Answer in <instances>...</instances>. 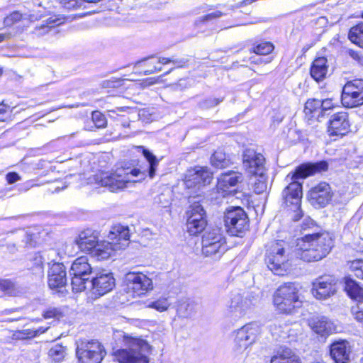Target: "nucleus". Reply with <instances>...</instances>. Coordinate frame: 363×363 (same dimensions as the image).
<instances>
[{
  "label": "nucleus",
  "mask_w": 363,
  "mask_h": 363,
  "mask_svg": "<svg viewBox=\"0 0 363 363\" xmlns=\"http://www.w3.org/2000/svg\"><path fill=\"white\" fill-rule=\"evenodd\" d=\"M311 327L315 333L321 335L333 333L335 330L333 323L326 317H321L314 320Z\"/></svg>",
  "instance_id": "c756f323"
},
{
  "label": "nucleus",
  "mask_w": 363,
  "mask_h": 363,
  "mask_svg": "<svg viewBox=\"0 0 363 363\" xmlns=\"http://www.w3.org/2000/svg\"><path fill=\"white\" fill-rule=\"evenodd\" d=\"M26 292L21 285L8 279H0V297L4 296H18Z\"/></svg>",
  "instance_id": "bb28decb"
},
{
  "label": "nucleus",
  "mask_w": 363,
  "mask_h": 363,
  "mask_svg": "<svg viewBox=\"0 0 363 363\" xmlns=\"http://www.w3.org/2000/svg\"><path fill=\"white\" fill-rule=\"evenodd\" d=\"M171 62H172L177 67H182L186 63V60H185L184 59H172Z\"/></svg>",
  "instance_id": "bf43d9fd"
},
{
  "label": "nucleus",
  "mask_w": 363,
  "mask_h": 363,
  "mask_svg": "<svg viewBox=\"0 0 363 363\" xmlns=\"http://www.w3.org/2000/svg\"><path fill=\"white\" fill-rule=\"evenodd\" d=\"M91 119L95 126L98 128H102L106 125V119L100 111H93Z\"/></svg>",
  "instance_id": "a19ab883"
},
{
  "label": "nucleus",
  "mask_w": 363,
  "mask_h": 363,
  "mask_svg": "<svg viewBox=\"0 0 363 363\" xmlns=\"http://www.w3.org/2000/svg\"><path fill=\"white\" fill-rule=\"evenodd\" d=\"M327 169L328 163L325 161L313 164H303L286 177L285 180L289 184L282 191L283 204L289 216L294 221H297L303 216V211L301 208L302 185L298 180L299 179H304L317 172L325 171Z\"/></svg>",
  "instance_id": "f03ea898"
},
{
  "label": "nucleus",
  "mask_w": 363,
  "mask_h": 363,
  "mask_svg": "<svg viewBox=\"0 0 363 363\" xmlns=\"http://www.w3.org/2000/svg\"><path fill=\"white\" fill-rule=\"evenodd\" d=\"M298 289L292 283L281 285L274 293L273 303L280 313H291L299 304Z\"/></svg>",
  "instance_id": "0eeeda50"
},
{
  "label": "nucleus",
  "mask_w": 363,
  "mask_h": 363,
  "mask_svg": "<svg viewBox=\"0 0 363 363\" xmlns=\"http://www.w3.org/2000/svg\"><path fill=\"white\" fill-rule=\"evenodd\" d=\"M48 355L53 361L61 362L66 356V349L61 345H55L50 349Z\"/></svg>",
  "instance_id": "e433bc0d"
},
{
  "label": "nucleus",
  "mask_w": 363,
  "mask_h": 363,
  "mask_svg": "<svg viewBox=\"0 0 363 363\" xmlns=\"http://www.w3.org/2000/svg\"><path fill=\"white\" fill-rule=\"evenodd\" d=\"M347 269L358 279L363 280V259L349 260L346 263Z\"/></svg>",
  "instance_id": "c9c22d12"
},
{
  "label": "nucleus",
  "mask_w": 363,
  "mask_h": 363,
  "mask_svg": "<svg viewBox=\"0 0 363 363\" xmlns=\"http://www.w3.org/2000/svg\"><path fill=\"white\" fill-rule=\"evenodd\" d=\"M341 102L346 108H355L363 105V79L348 81L342 87Z\"/></svg>",
  "instance_id": "4468645a"
},
{
  "label": "nucleus",
  "mask_w": 363,
  "mask_h": 363,
  "mask_svg": "<svg viewBox=\"0 0 363 363\" xmlns=\"http://www.w3.org/2000/svg\"><path fill=\"white\" fill-rule=\"evenodd\" d=\"M274 50V45L269 42H262L252 48L253 52L259 55H267Z\"/></svg>",
  "instance_id": "ea45409f"
},
{
  "label": "nucleus",
  "mask_w": 363,
  "mask_h": 363,
  "mask_svg": "<svg viewBox=\"0 0 363 363\" xmlns=\"http://www.w3.org/2000/svg\"><path fill=\"white\" fill-rule=\"evenodd\" d=\"M348 38L352 43L363 48V23H360L350 29Z\"/></svg>",
  "instance_id": "f704fd0d"
},
{
  "label": "nucleus",
  "mask_w": 363,
  "mask_h": 363,
  "mask_svg": "<svg viewBox=\"0 0 363 363\" xmlns=\"http://www.w3.org/2000/svg\"><path fill=\"white\" fill-rule=\"evenodd\" d=\"M157 63L156 59L151 58L150 60H145V65L152 67L151 68L147 69L145 71V73L146 74H152L156 71H161L162 67H157L155 65V64Z\"/></svg>",
  "instance_id": "5fc2aeb1"
},
{
  "label": "nucleus",
  "mask_w": 363,
  "mask_h": 363,
  "mask_svg": "<svg viewBox=\"0 0 363 363\" xmlns=\"http://www.w3.org/2000/svg\"><path fill=\"white\" fill-rule=\"evenodd\" d=\"M125 107H118V108H116V109H113V110H109L108 111V115L111 117H114V114H116V115L119 116L121 112L125 111Z\"/></svg>",
  "instance_id": "13d9d810"
},
{
  "label": "nucleus",
  "mask_w": 363,
  "mask_h": 363,
  "mask_svg": "<svg viewBox=\"0 0 363 363\" xmlns=\"http://www.w3.org/2000/svg\"><path fill=\"white\" fill-rule=\"evenodd\" d=\"M257 298L249 294H233L228 305L226 315L237 320L247 315L255 305Z\"/></svg>",
  "instance_id": "9b49d317"
},
{
  "label": "nucleus",
  "mask_w": 363,
  "mask_h": 363,
  "mask_svg": "<svg viewBox=\"0 0 363 363\" xmlns=\"http://www.w3.org/2000/svg\"><path fill=\"white\" fill-rule=\"evenodd\" d=\"M243 167L250 175H262L267 172L265 158L253 149H246L242 155Z\"/></svg>",
  "instance_id": "a211bd4d"
},
{
  "label": "nucleus",
  "mask_w": 363,
  "mask_h": 363,
  "mask_svg": "<svg viewBox=\"0 0 363 363\" xmlns=\"http://www.w3.org/2000/svg\"><path fill=\"white\" fill-rule=\"evenodd\" d=\"M11 117L10 107L4 104H0V121H6Z\"/></svg>",
  "instance_id": "49530a36"
},
{
  "label": "nucleus",
  "mask_w": 363,
  "mask_h": 363,
  "mask_svg": "<svg viewBox=\"0 0 363 363\" xmlns=\"http://www.w3.org/2000/svg\"><path fill=\"white\" fill-rule=\"evenodd\" d=\"M304 113L309 118L319 120L320 117H323L320 100L315 99H308L305 104Z\"/></svg>",
  "instance_id": "7c9ffc66"
},
{
  "label": "nucleus",
  "mask_w": 363,
  "mask_h": 363,
  "mask_svg": "<svg viewBox=\"0 0 363 363\" xmlns=\"http://www.w3.org/2000/svg\"><path fill=\"white\" fill-rule=\"evenodd\" d=\"M336 292V279L330 275L316 279L313 283L312 293L317 299H326Z\"/></svg>",
  "instance_id": "6ab92c4d"
},
{
  "label": "nucleus",
  "mask_w": 363,
  "mask_h": 363,
  "mask_svg": "<svg viewBox=\"0 0 363 363\" xmlns=\"http://www.w3.org/2000/svg\"><path fill=\"white\" fill-rule=\"evenodd\" d=\"M256 180L254 182V191L257 194L263 193L267 187V176L266 172L262 175H254Z\"/></svg>",
  "instance_id": "4c0bfd02"
},
{
  "label": "nucleus",
  "mask_w": 363,
  "mask_h": 363,
  "mask_svg": "<svg viewBox=\"0 0 363 363\" xmlns=\"http://www.w3.org/2000/svg\"><path fill=\"white\" fill-rule=\"evenodd\" d=\"M350 129L348 116L345 112H338L333 114L329 121L328 128L330 136L345 135Z\"/></svg>",
  "instance_id": "5701e85b"
},
{
  "label": "nucleus",
  "mask_w": 363,
  "mask_h": 363,
  "mask_svg": "<svg viewBox=\"0 0 363 363\" xmlns=\"http://www.w3.org/2000/svg\"><path fill=\"white\" fill-rule=\"evenodd\" d=\"M265 257L267 267L278 276H284L290 271L291 261L296 257L294 249L283 240L272 242L268 246Z\"/></svg>",
  "instance_id": "39448f33"
},
{
  "label": "nucleus",
  "mask_w": 363,
  "mask_h": 363,
  "mask_svg": "<svg viewBox=\"0 0 363 363\" xmlns=\"http://www.w3.org/2000/svg\"><path fill=\"white\" fill-rule=\"evenodd\" d=\"M221 101H223V99L208 98L200 102V105L203 108H210L219 104Z\"/></svg>",
  "instance_id": "09e8293b"
},
{
  "label": "nucleus",
  "mask_w": 363,
  "mask_h": 363,
  "mask_svg": "<svg viewBox=\"0 0 363 363\" xmlns=\"http://www.w3.org/2000/svg\"><path fill=\"white\" fill-rule=\"evenodd\" d=\"M76 354L79 363H101L106 352L98 340H84L77 343Z\"/></svg>",
  "instance_id": "1a4fd4ad"
},
{
  "label": "nucleus",
  "mask_w": 363,
  "mask_h": 363,
  "mask_svg": "<svg viewBox=\"0 0 363 363\" xmlns=\"http://www.w3.org/2000/svg\"><path fill=\"white\" fill-rule=\"evenodd\" d=\"M187 231L191 235H196L202 232L206 226L205 211L199 202L191 204L186 211Z\"/></svg>",
  "instance_id": "dca6fc26"
},
{
  "label": "nucleus",
  "mask_w": 363,
  "mask_h": 363,
  "mask_svg": "<svg viewBox=\"0 0 363 363\" xmlns=\"http://www.w3.org/2000/svg\"><path fill=\"white\" fill-rule=\"evenodd\" d=\"M226 250L225 239L220 228L207 230L202 237V253L220 258Z\"/></svg>",
  "instance_id": "f8f14e48"
},
{
  "label": "nucleus",
  "mask_w": 363,
  "mask_h": 363,
  "mask_svg": "<svg viewBox=\"0 0 363 363\" xmlns=\"http://www.w3.org/2000/svg\"><path fill=\"white\" fill-rule=\"evenodd\" d=\"M321 109H323V116L326 114V112L334 108L335 104L331 99H326L320 100Z\"/></svg>",
  "instance_id": "864d4df0"
},
{
  "label": "nucleus",
  "mask_w": 363,
  "mask_h": 363,
  "mask_svg": "<svg viewBox=\"0 0 363 363\" xmlns=\"http://www.w3.org/2000/svg\"><path fill=\"white\" fill-rule=\"evenodd\" d=\"M330 355L335 363H349L351 349L345 340L333 343L330 347Z\"/></svg>",
  "instance_id": "a878e982"
},
{
  "label": "nucleus",
  "mask_w": 363,
  "mask_h": 363,
  "mask_svg": "<svg viewBox=\"0 0 363 363\" xmlns=\"http://www.w3.org/2000/svg\"><path fill=\"white\" fill-rule=\"evenodd\" d=\"M211 162L213 166L217 168H225L228 167L230 164V160L221 149H218L212 155L211 157Z\"/></svg>",
  "instance_id": "473e14b6"
},
{
  "label": "nucleus",
  "mask_w": 363,
  "mask_h": 363,
  "mask_svg": "<svg viewBox=\"0 0 363 363\" xmlns=\"http://www.w3.org/2000/svg\"><path fill=\"white\" fill-rule=\"evenodd\" d=\"M315 225L314 221L310 217H305L302 223V228L303 230L311 228Z\"/></svg>",
  "instance_id": "4d7b16f0"
},
{
  "label": "nucleus",
  "mask_w": 363,
  "mask_h": 363,
  "mask_svg": "<svg viewBox=\"0 0 363 363\" xmlns=\"http://www.w3.org/2000/svg\"><path fill=\"white\" fill-rule=\"evenodd\" d=\"M170 303L165 297H161L156 301H151L147 304V307L154 308L160 312L165 311L169 307Z\"/></svg>",
  "instance_id": "58836bf2"
},
{
  "label": "nucleus",
  "mask_w": 363,
  "mask_h": 363,
  "mask_svg": "<svg viewBox=\"0 0 363 363\" xmlns=\"http://www.w3.org/2000/svg\"><path fill=\"white\" fill-rule=\"evenodd\" d=\"M43 317L45 319L49 318H57L59 319L62 317V313L60 311L56 308H50L43 313Z\"/></svg>",
  "instance_id": "8fccbe9b"
},
{
  "label": "nucleus",
  "mask_w": 363,
  "mask_h": 363,
  "mask_svg": "<svg viewBox=\"0 0 363 363\" xmlns=\"http://www.w3.org/2000/svg\"><path fill=\"white\" fill-rule=\"evenodd\" d=\"M243 179L242 174L238 172L228 171L223 173L218 179L217 189L223 196L235 192L233 189Z\"/></svg>",
  "instance_id": "412c9836"
},
{
  "label": "nucleus",
  "mask_w": 363,
  "mask_h": 363,
  "mask_svg": "<svg viewBox=\"0 0 363 363\" xmlns=\"http://www.w3.org/2000/svg\"><path fill=\"white\" fill-rule=\"evenodd\" d=\"M53 28L54 26L51 25L50 23H48L47 25L43 24L39 26H36V28H35V33L37 35H43L52 31Z\"/></svg>",
  "instance_id": "3c124183"
},
{
  "label": "nucleus",
  "mask_w": 363,
  "mask_h": 363,
  "mask_svg": "<svg viewBox=\"0 0 363 363\" xmlns=\"http://www.w3.org/2000/svg\"><path fill=\"white\" fill-rule=\"evenodd\" d=\"M48 286L50 289H57L65 286L67 283L66 270L64 264L55 262L48 272Z\"/></svg>",
  "instance_id": "b1692460"
},
{
  "label": "nucleus",
  "mask_w": 363,
  "mask_h": 363,
  "mask_svg": "<svg viewBox=\"0 0 363 363\" xmlns=\"http://www.w3.org/2000/svg\"><path fill=\"white\" fill-rule=\"evenodd\" d=\"M331 197L330 186L325 182L320 183L311 189L308 194V198L311 203L318 208L325 206L330 201Z\"/></svg>",
  "instance_id": "4be33fe9"
},
{
  "label": "nucleus",
  "mask_w": 363,
  "mask_h": 363,
  "mask_svg": "<svg viewBox=\"0 0 363 363\" xmlns=\"http://www.w3.org/2000/svg\"><path fill=\"white\" fill-rule=\"evenodd\" d=\"M108 238L110 241H99L91 252V256L97 260H104L111 257L116 252L124 250L129 245V229L121 225L114 226L110 231Z\"/></svg>",
  "instance_id": "423d86ee"
},
{
  "label": "nucleus",
  "mask_w": 363,
  "mask_h": 363,
  "mask_svg": "<svg viewBox=\"0 0 363 363\" xmlns=\"http://www.w3.org/2000/svg\"><path fill=\"white\" fill-rule=\"evenodd\" d=\"M64 188H65V187H63V186L60 187V186H57V187L55 188V191H59V190L63 189Z\"/></svg>",
  "instance_id": "338daca9"
},
{
  "label": "nucleus",
  "mask_w": 363,
  "mask_h": 363,
  "mask_svg": "<svg viewBox=\"0 0 363 363\" xmlns=\"http://www.w3.org/2000/svg\"><path fill=\"white\" fill-rule=\"evenodd\" d=\"M30 261L31 262V268L35 267L40 269H42L43 263L46 262V259L45 256L43 255V254L40 252H37L32 256Z\"/></svg>",
  "instance_id": "c03bdc74"
},
{
  "label": "nucleus",
  "mask_w": 363,
  "mask_h": 363,
  "mask_svg": "<svg viewBox=\"0 0 363 363\" xmlns=\"http://www.w3.org/2000/svg\"><path fill=\"white\" fill-rule=\"evenodd\" d=\"M101 0H82V6H80V8L83 6L84 1L90 2V3H96V2H99ZM77 9H79V7H78Z\"/></svg>",
  "instance_id": "0e129e2a"
},
{
  "label": "nucleus",
  "mask_w": 363,
  "mask_h": 363,
  "mask_svg": "<svg viewBox=\"0 0 363 363\" xmlns=\"http://www.w3.org/2000/svg\"><path fill=\"white\" fill-rule=\"evenodd\" d=\"M12 312V310H6L5 313L6 314H10Z\"/></svg>",
  "instance_id": "774afa93"
},
{
  "label": "nucleus",
  "mask_w": 363,
  "mask_h": 363,
  "mask_svg": "<svg viewBox=\"0 0 363 363\" xmlns=\"http://www.w3.org/2000/svg\"><path fill=\"white\" fill-rule=\"evenodd\" d=\"M351 313L353 318L358 322H363V301L356 303L351 308Z\"/></svg>",
  "instance_id": "79ce46f5"
},
{
  "label": "nucleus",
  "mask_w": 363,
  "mask_h": 363,
  "mask_svg": "<svg viewBox=\"0 0 363 363\" xmlns=\"http://www.w3.org/2000/svg\"><path fill=\"white\" fill-rule=\"evenodd\" d=\"M260 333L259 325L256 322L245 324L232 333L233 338V352L235 354H241L252 345Z\"/></svg>",
  "instance_id": "6e6552de"
},
{
  "label": "nucleus",
  "mask_w": 363,
  "mask_h": 363,
  "mask_svg": "<svg viewBox=\"0 0 363 363\" xmlns=\"http://www.w3.org/2000/svg\"><path fill=\"white\" fill-rule=\"evenodd\" d=\"M22 18V15L18 11H14L10 15L7 16L4 19V24L6 27L12 26L16 23L20 21Z\"/></svg>",
  "instance_id": "37998d69"
},
{
  "label": "nucleus",
  "mask_w": 363,
  "mask_h": 363,
  "mask_svg": "<svg viewBox=\"0 0 363 363\" xmlns=\"http://www.w3.org/2000/svg\"><path fill=\"white\" fill-rule=\"evenodd\" d=\"M157 63H160L162 65H166L172 62V59L167 57H159L156 59Z\"/></svg>",
  "instance_id": "680f3d73"
},
{
  "label": "nucleus",
  "mask_w": 363,
  "mask_h": 363,
  "mask_svg": "<svg viewBox=\"0 0 363 363\" xmlns=\"http://www.w3.org/2000/svg\"><path fill=\"white\" fill-rule=\"evenodd\" d=\"M222 16V13L219 11H213L211 13H208L206 16L200 17L197 21L196 23H205L210 21H212L213 19L218 18Z\"/></svg>",
  "instance_id": "603ef678"
},
{
  "label": "nucleus",
  "mask_w": 363,
  "mask_h": 363,
  "mask_svg": "<svg viewBox=\"0 0 363 363\" xmlns=\"http://www.w3.org/2000/svg\"><path fill=\"white\" fill-rule=\"evenodd\" d=\"M91 272L92 268L88 262L86 257L82 256L74 261L70 268L71 284L73 291L82 292L86 289Z\"/></svg>",
  "instance_id": "9d476101"
},
{
  "label": "nucleus",
  "mask_w": 363,
  "mask_h": 363,
  "mask_svg": "<svg viewBox=\"0 0 363 363\" xmlns=\"http://www.w3.org/2000/svg\"><path fill=\"white\" fill-rule=\"evenodd\" d=\"M48 328L43 329V328H39L36 330L34 329H23L20 330H16L13 334V340H23L29 338H32L36 337L39 334L44 333Z\"/></svg>",
  "instance_id": "72a5a7b5"
},
{
  "label": "nucleus",
  "mask_w": 363,
  "mask_h": 363,
  "mask_svg": "<svg viewBox=\"0 0 363 363\" xmlns=\"http://www.w3.org/2000/svg\"><path fill=\"white\" fill-rule=\"evenodd\" d=\"M224 222L227 231L233 236H239V234L247 230L249 226L247 216L240 207L232 206L227 208Z\"/></svg>",
  "instance_id": "ddd939ff"
},
{
  "label": "nucleus",
  "mask_w": 363,
  "mask_h": 363,
  "mask_svg": "<svg viewBox=\"0 0 363 363\" xmlns=\"http://www.w3.org/2000/svg\"><path fill=\"white\" fill-rule=\"evenodd\" d=\"M43 255L45 256V257L46 259V262H48V263H50L51 262H53L54 263L57 262V256H59L60 258L62 257V256L60 255V253L59 252H57V250H55V249H50L47 251H45L43 253Z\"/></svg>",
  "instance_id": "a18cd8bd"
},
{
  "label": "nucleus",
  "mask_w": 363,
  "mask_h": 363,
  "mask_svg": "<svg viewBox=\"0 0 363 363\" xmlns=\"http://www.w3.org/2000/svg\"><path fill=\"white\" fill-rule=\"evenodd\" d=\"M118 341H121L125 348L113 352L114 358L120 363H149L147 354L151 346L143 339L132 337L123 331H116L114 334Z\"/></svg>",
  "instance_id": "20e7f679"
},
{
  "label": "nucleus",
  "mask_w": 363,
  "mask_h": 363,
  "mask_svg": "<svg viewBox=\"0 0 363 363\" xmlns=\"http://www.w3.org/2000/svg\"><path fill=\"white\" fill-rule=\"evenodd\" d=\"M6 181L11 184L21 179L20 176L16 172H9L6 176Z\"/></svg>",
  "instance_id": "6e6d98bb"
},
{
  "label": "nucleus",
  "mask_w": 363,
  "mask_h": 363,
  "mask_svg": "<svg viewBox=\"0 0 363 363\" xmlns=\"http://www.w3.org/2000/svg\"><path fill=\"white\" fill-rule=\"evenodd\" d=\"M93 294L101 296L111 291L115 286V279L111 273L100 272L89 283Z\"/></svg>",
  "instance_id": "aec40b11"
},
{
  "label": "nucleus",
  "mask_w": 363,
  "mask_h": 363,
  "mask_svg": "<svg viewBox=\"0 0 363 363\" xmlns=\"http://www.w3.org/2000/svg\"><path fill=\"white\" fill-rule=\"evenodd\" d=\"M60 2L63 7L68 10L77 9L82 4V0H60Z\"/></svg>",
  "instance_id": "de8ad7c7"
},
{
  "label": "nucleus",
  "mask_w": 363,
  "mask_h": 363,
  "mask_svg": "<svg viewBox=\"0 0 363 363\" xmlns=\"http://www.w3.org/2000/svg\"><path fill=\"white\" fill-rule=\"evenodd\" d=\"M332 240L328 234H307L297 239L294 256L305 262H315L324 258L330 251Z\"/></svg>",
  "instance_id": "7ed1b4c3"
},
{
  "label": "nucleus",
  "mask_w": 363,
  "mask_h": 363,
  "mask_svg": "<svg viewBox=\"0 0 363 363\" xmlns=\"http://www.w3.org/2000/svg\"><path fill=\"white\" fill-rule=\"evenodd\" d=\"M155 83H156V79L155 78H149L142 83V86L143 87H147V86H150Z\"/></svg>",
  "instance_id": "052dcab7"
},
{
  "label": "nucleus",
  "mask_w": 363,
  "mask_h": 363,
  "mask_svg": "<svg viewBox=\"0 0 363 363\" xmlns=\"http://www.w3.org/2000/svg\"><path fill=\"white\" fill-rule=\"evenodd\" d=\"M143 155L148 162V169L141 170L130 167H121L110 172H101L96 175V183L115 192L128 188L133 183L140 182L147 175L152 179L159 164V160L148 150L143 148Z\"/></svg>",
  "instance_id": "f257e3e1"
},
{
  "label": "nucleus",
  "mask_w": 363,
  "mask_h": 363,
  "mask_svg": "<svg viewBox=\"0 0 363 363\" xmlns=\"http://www.w3.org/2000/svg\"><path fill=\"white\" fill-rule=\"evenodd\" d=\"M328 72L327 59L324 57L316 58L311 67V75L317 82L323 80Z\"/></svg>",
  "instance_id": "c85d7f7f"
},
{
  "label": "nucleus",
  "mask_w": 363,
  "mask_h": 363,
  "mask_svg": "<svg viewBox=\"0 0 363 363\" xmlns=\"http://www.w3.org/2000/svg\"><path fill=\"white\" fill-rule=\"evenodd\" d=\"M11 37V33H0V43Z\"/></svg>",
  "instance_id": "e2e57ef3"
},
{
  "label": "nucleus",
  "mask_w": 363,
  "mask_h": 363,
  "mask_svg": "<svg viewBox=\"0 0 363 363\" xmlns=\"http://www.w3.org/2000/svg\"><path fill=\"white\" fill-rule=\"evenodd\" d=\"M345 291L350 297L357 301V303L363 302V288L352 279H349L345 283Z\"/></svg>",
  "instance_id": "2f4dec72"
},
{
  "label": "nucleus",
  "mask_w": 363,
  "mask_h": 363,
  "mask_svg": "<svg viewBox=\"0 0 363 363\" xmlns=\"http://www.w3.org/2000/svg\"><path fill=\"white\" fill-rule=\"evenodd\" d=\"M213 179V173L205 167H195L186 171L184 184L188 189H200L209 184Z\"/></svg>",
  "instance_id": "f3484780"
},
{
  "label": "nucleus",
  "mask_w": 363,
  "mask_h": 363,
  "mask_svg": "<svg viewBox=\"0 0 363 363\" xmlns=\"http://www.w3.org/2000/svg\"><path fill=\"white\" fill-rule=\"evenodd\" d=\"M99 242L97 233L91 229L81 232L76 240L81 251L90 255Z\"/></svg>",
  "instance_id": "393cba45"
},
{
  "label": "nucleus",
  "mask_w": 363,
  "mask_h": 363,
  "mask_svg": "<svg viewBox=\"0 0 363 363\" xmlns=\"http://www.w3.org/2000/svg\"><path fill=\"white\" fill-rule=\"evenodd\" d=\"M350 55L353 58H356L358 56L357 53H356L354 51H352V50L350 51Z\"/></svg>",
  "instance_id": "69168bd1"
},
{
  "label": "nucleus",
  "mask_w": 363,
  "mask_h": 363,
  "mask_svg": "<svg viewBox=\"0 0 363 363\" xmlns=\"http://www.w3.org/2000/svg\"><path fill=\"white\" fill-rule=\"evenodd\" d=\"M125 290L133 296H140L152 289V279L140 272H128L124 277Z\"/></svg>",
  "instance_id": "2eb2a0df"
},
{
  "label": "nucleus",
  "mask_w": 363,
  "mask_h": 363,
  "mask_svg": "<svg viewBox=\"0 0 363 363\" xmlns=\"http://www.w3.org/2000/svg\"><path fill=\"white\" fill-rule=\"evenodd\" d=\"M270 363H301L298 356L289 348H281L271 358Z\"/></svg>",
  "instance_id": "cd10ccee"
}]
</instances>
